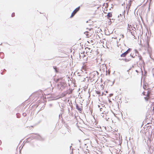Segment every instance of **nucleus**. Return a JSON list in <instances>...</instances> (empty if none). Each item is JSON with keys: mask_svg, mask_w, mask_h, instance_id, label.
Instances as JSON below:
<instances>
[{"mask_svg": "<svg viewBox=\"0 0 154 154\" xmlns=\"http://www.w3.org/2000/svg\"><path fill=\"white\" fill-rule=\"evenodd\" d=\"M149 40H147L146 41V43L147 44V45L148 47L149 46Z\"/></svg>", "mask_w": 154, "mask_h": 154, "instance_id": "nucleus-14", "label": "nucleus"}, {"mask_svg": "<svg viewBox=\"0 0 154 154\" xmlns=\"http://www.w3.org/2000/svg\"><path fill=\"white\" fill-rule=\"evenodd\" d=\"M115 82V81H114L113 82V84L114 83V82ZM113 85V84H112V85Z\"/></svg>", "mask_w": 154, "mask_h": 154, "instance_id": "nucleus-44", "label": "nucleus"}, {"mask_svg": "<svg viewBox=\"0 0 154 154\" xmlns=\"http://www.w3.org/2000/svg\"><path fill=\"white\" fill-rule=\"evenodd\" d=\"M141 59H142V57H141L140 58V60H141Z\"/></svg>", "mask_w": 154, "mask_h": 154, "instance_id": "nucleus-35", "label": "nucleus"}, {"mask_svg": "<svg viewBox=\"0 0 154 154\" xmlns=\"http://www.w3.org/2000/svg\"><path fill=\"white\" fill-rule=\"evenodd\" d=\"M131 33L132 35L134 36V37H135V36L134 35V31H133L132 32H131Z\"/></svg>", "mask_w": 154, "mask_h": 154, "instance_id": "nucleus-11", "label": "nucleus"}, {"mask_svg": "<svg viewBox=\"0 0 154 154\" xmlns=\"http://www.w3.org/2000/svg\"><path fill=\"white\" fill-rule=\"evenodd\" d=\"M91 29H89V31H90V30H91Z\"/></svg>", "mask_w": 154, "mask_h": 154, "instance_id": "nucleus-46", "label": "nucleus"}, {"mask_svg": "<svg viewBox=\"0 0 154 154\" xmlns=\"http://www.w3.org/2000/svg\"><path fill=\"white\" fill-rule=\"evenodd\" d=\"M128 58H131V57H130L129 56L128 57Z\"/></svg>", "mask_w": 154, "mask_h": 154, "instance_id": "nucleus-37", "label": "nucleus"}, {"mask_svg": "<svg viewBox=\"0 0 154 154\" xmlns=\"http://www.w3.org/2000/svg\"><path fill=\"white\" fill-rule=\"evenodd\" d=\"M51 104H50V106H51Z\"/></svg>", "mask_w": 154, "mask_h": 154, "instance_id": "nucleus-54", "label": "nucleus"}, {"mask_svg": "<svg viewBox=\"0 0 154 154\" xmlns=\"http://www.w3.org/2000/svg\"><path fill=\"white\" fill-rule=\"evenodd\" d=\"M51 104H50V106H51Z\"/></svg>", "mask_w": 154, "mask_h": 154, "instance_id": "nucleus-53", "label": "nucleus"}, {"mask_svg": "<svg viewBox=\"0 0 154 154\" xmlns=\"http://www.w3.org/2000/svg\"><path fill=\"white\" fill-rule=\"evenodd\" d=\"M128 31L129 32H131V29H128Z\"/></svg>", "mask_w": 154, "mask_h": 154, "instance_id": "nucleus-31", "label": "nucleus"}, {"mask_svg": "<svg viewBox=\"0 0 154 154\" xmlns=\"http://www.w3.org/2000/svg\"><path fill=\"white\" fill-rule=\"evenodd\" d=\"M61 111L63 112V109H61L60 110Z\"/></svg>", "mask_w": 154, "mask_h": 154, "instance_id": "nucleus-28", "label": "nucleus"}, {"mask_svg": "<svg viewBox=\"0 0 154 154\" xmlns=\"http://www.w3.org/2000/svg\"><path fill=\"white\" fill-rule=\"evenodd\" d=\"M125 11H124V12L123 13V14H124V15H125Z\"/></svg>", "mask_w": 154, "mask_h": 154, "instance_id": "nucleus-30", "label": "nucleus"}, {"mask_svg": "<svg viewBox=\"0 0 154 154\" xmlns=\"http://www.w3.org/2000/svg\"><path fill=\"white\" fill-rule=\"evenodd\" d=\"M96 93L97 94H101V92H100V91H96Z\"/></svg>", "mask_w": 154, "mask_h": 154, "instance_id": "nucleus-15", "label": "nucleus"}, {"mask_svg": "<svg viewBox=\"0 0 154 154\" xmlns=\"http://www.w3.org/2000/svg\"><path fill=\"white\" fill-rule=\"evenodd\" d=\"M71 147H72V146H70V148H71Z\"/></svg>", "mask_w": 154, "mask_h": 154, "instance_id": "nucleus-50", "label": "nucleus"}, {"mask_svg": "<svg viewBox=\"0 0 154 154\" xmlns=\"http://www.w3.org/2000/svg\"><path fill=\"white\" fill-rule=\"evenodd\" d=\"M15 16V13H12L11 14V17H14Z\"/></svg>", "mask_w": 154, "mask_h": 154, "instance_id": "nucleus-21", "label": "nucleus"}, {"mask_svg": "<svg viewBox=\"0 0 154 154\" xmlns=\"http://www.w3.org/2000/svg\"><path fill=\"white\" fill-rule=\"evenodd\" d=\"M4 70L6 71V70H5V69H4Z\"/></svg>", "mask_w": 154, "mask_h": 154, "instance_id": "nucleus-52", "label": "nucleus"}, {"mask_svg": "<svg viewBox=\"0 0 154 154\" xmlns=\"http://www.w3.org/2000/svg\"><path fill=\"white\" fill-rule=\"evenodd\" d=\"M151 94V92L149 91L147 92V94L146 96L147 97H149Z\"/></svg>", "mask_w": 154, "mask_h": 154, "instance_id": "nucleus-9", "label": "nucleus"}, {"mask_svg": "<svg viewBox=\"0 0 154 154\" xmlns=\"http://www.w3.org/2000/svg\"><path fill=\"white\" fill-rule=\"evenodd\" d=\"M1 55H4L3 53L2 52H0V56H1Z\"/></svg>", "mask_w": 154, "mask_h": 154, "instance_id": "nucleus-26", "label": "nucleus"}, {"mask_svg": "<svg viewBox=\"0 0 154 154\" xmlns=\"http://www.w3.org/2000/svg\"><path fill=\"white\" fill-rule=\"evenodd\" d=\"M100 111H102V110L103 109V108H101L100 109Z\"/></svg>", "mask_w": 154, "mask_h": 154, "instance_id": "nucleus-27", "label": "nucleus"}, {"mask_svg": "<svg viewBox=\"0 0 154 154\" xmlns=\"http://www.w3.org/2000/svg\"><path fill=\"white\" fill-rule=\"evenodd\" d=\"M31 137L34 138H36L38 140H40L42 138L41 136L38 133H32L31 134Z\"/></svg>", "mask_w": 154, "mask_h": 154, "instance_id": "nucleus-1", "label": "nucleus"}, {"mask_svg": "<svg viewBox=\"0 0 154 154\" xmlns=\"http://www.w3.org/2000/svg\"><path fill=\"white\" fill-rule=\"evenodd\" d=\"M16 115H17V118H19L20 117V115H19V113H17L16 114Z\"/></svg>", "mask_w": 154, "mask_h": 154, "instance_id": "nucleus-17", "label": "nucleus"}, {"mask_svg": "<svg viewBox=\"0 0 154 154\" xmlns=\"http://www.w3.org/2000/svg\"><path fill=\"white\" fill-rule=\"evenodd\" d=\"M105 111H104L103 112H102V113H103V114H104H104H105Z\"/></svg>", "mask_w": 154, "mask_h": 154, "instance_id": "nucleus-36", "label": "nucleus"}, {"mask_svg": "<svg viewBox=\"0 0 154 154\" xmlns=\"http://www.w3.org/2000/svg\"><path fill=\"white\" fill-rule=\"evenodd\" d=\"M145 92H144H144H143V94L144 95H145L144 94H145Z\"/></svg>", "mask_w": 154, "mask_h": 154, "instance_id": "nucleus-33", "label": "nucleus"}, {"mask_svg": "<svg viewBox=\"0 0 154 154\" xmlns=\"http://www.w3.org/2000/svg\"><path fill=\"white\" fill-rule=\"evenodd\" d=\"M127 14H128V12H127Z\"/></svg>", "mask_w": 154, "mask_h": 154, "instance_id": "nucleus-47", "label": "nucleus"}, {"mask_svg": "<svg viewBox=\"0 0 154 154\" xmlns=\"http://www.w3.org/2000/svg\"><path fill=\"white\" fill-rule=\"evenodd\" d=\"M27 114L26 113H23V115L24 116H26Z\"/></svg>", "mask_w": 154, "mask_h": 154, "instance_id": "nucleus-20", "label": "nucleus"}, {"mask_svg": "<svg viewBox=\"0 0 154 154\" xmlns=\"http://www.w3.org/2000/svg\"><path fill=\"white\" fill-rule=\"evenodd\" d=\"M128 27L129 28L131 29L132 28V26L131 25H129V24H128Z\"/></svg>", "mask_w": 154, "mask_h": 154, "instance_id": "nucleus-13", "label": "nucleus"}, {"mask_svg": "<svg viewBox=\"0 0 154 154\" xmlns=\"http://www.w3.org/2000/svg\"><path fill=\"white\" fill-rule=\"evenodd\" d=\"M60 80H59V79L58 78L56 79V82H58Z\"/></svg>", "mask_w": 154, "mask_h": 154, "instance_id": "nucleus-25", "label": "nucleus"}, {"mask_svg": "<svg viewBox=\"0 0 154 154\" xmlns=\"http://www.w3.org/2000/svg\"><path fill=\"white\" fill-rule=\"evenodd\" d=\"M147 85H144L143 86V88H144V89H146V88H147Z\"/></svg>", "mask_w": 154, "mask_h": 154, "instance_id": "nucleus-16", "label": "nucleus"}, {"mask_svg": "<svg viewBox=\"0 0 154 154\" xmlns=\"http://www.w3.org/2000/svg\"><path fill=\"white\" fill-rule=\"evenodd\" d=\"M53 68L55 70V71L56 72H58V70L57 69V68L56 66H54Z\"/></svg>", "mask_w": 154, "mask_h": 154, "instance_id": "nucleus-8", "label": "nucleus"}, {"mask_svg": "<svg viewBox=\"0 0 154 154\" xmlns=\"http://www.w3.org/2000/svg\"><path fill=\"white\" fill-rule=\"evenodd\" d=\"M134 51H135V54H137L138 53V52L137 50L135 49Z\"/></svg>", "mask_w": 154, "mask_h": 154, "instance_id": "nucleus-19", "label": "nucleus"}, {"mask_svg": "<svg viewBox=\"0 0 154 154\" xmlns=\"http://www.w3.org/2000/svg\"><path fill=\"white\" fill-rule=\"evenodd\" d=\"M87 23H88V21H87L86 22Z\"/></svg>", "mask_w": 154, "mask_h": 154, "instance_id": "nucleus-43", "label": "nucleus"}, {"mask_svg": "<svg viewBox=\"0 0 154 154\" xmlns=\"http://www.w3.org/2000/svg\"><path fill=\"white\" fill-rule=\"evenodd\" d=\"M135 71H136L137 72V73H138V71L137 70H135Z\"/></svg>", "mask_w": 154, "mask_h": 154, "instance_id": "nucleus-32", "label": "nucleus"}, {"mask_svg": "<svg viewBox=\"0 0 154 154\" xmlns=\"http://www.w3.org/2000/svg\"><path fill=\"white\" fill-rule=\"evenodd\" d=\"M86 33H88V31H85V32H84V34H86V37H87V38H88V37H89V36H89V35L88 34H87H87H86Z\"/></svg>", "mask_w": 154, "mask_h": 154, "instance_id": "nucleus-10", "label": "nucleus"}, {"mask_svg": "<svg viewBox=\"0 0 154 154\" xmlns=\"http://www.w3.org/2000/svg\"><path fill=\"white\" fill-rule=\"evenodd\" d=\"M109 103H110V102H111V101L110 100H109Z\"/></svg>", "mask_w": 154, "mask_h": 154, "instance_id": "nucleus-34", "label": "nucleus"}, {"mask_svg": "<svg viewBox=\"0 0 154 154\" xmlns=\"http://www.w3.org/2000/svg\"><path fill=\"white\" fill-rule=\"evenodd\" d=\"M96 74H97V75L99 74L98 72L97 71L94 72V75H96Z\"/></svg>", "mask_w": 154, "mask_h": 154, "instance_id": "nucleus-22", "label": "nucleus"}, {"mask_svg": "<svg viewBox=\"0 0 154 154\" xmlns=\"http://www.w3.org/2000/svg\"><path fill=\"white\" fill-rule=\"evenodd\" d=\"M81 57V56H80V55H79V57Z\"/></svg>", "mask_w": 154, "mask_h": 154, "instance_id": "nucleus-49", "label": "nucleus"}, {"mask_svg": "<svg viewBox=\"0 0 154 154\" xmlns=\"http://www.w3.org/2000/svg\"><path fill=\"white\" fill-rule=\"evenodd\" d=\"M112 13L111 12H109L107 14V18H109L112 17Z\"/></svg>", "mask_w": 154, "mask_h": 154, "instance_id": "nucleus-6", "label": "nucleus"}, {"mask_svg": "<svg viewBox=\"0 0 154 154\" xmlns=\"http://www.w3.org/2000/svg\"><path fill=\"white\" fill-rule=\"evenodd\" d=\"M1 143V141L0 140V144Z\"/></svg>", "mask_w": 154, "mask_h": 154, "instance_id": "nucleus-38", "label": "nucleus"}, {"mask_svg": "<svg viewBox=\"0 0 154 154\" xmlns=\"http://www.w3.org/2000/svg\"><path fill=\"white\" fill-rule=\"evenodd\" d=\"M59 80H62L63 79V77H60L58 78Z\"/></svg>", "mask_w": 154, "mask_h": 154, "instance_id": "nucleus-24", "label": "nucleus"}, {"mask_svg": "<svg viewBox=\"0 0 154 154\" xmlns=\"http://www.w3.org/2000/svg\"><path fill=\"white\" fill-rule=\"evenodd\" d=\"M2 58H3V56H2Z\"/></svg>", "mask_w": 154, "mask_h": 154, "instance_id": "nucleus-48", "label": "nucleus"}, {"mask_svg": "<svg viewBox=\"0 0 154 154\" xmlns=\"http://www.w3.org/2000/svg\"><path fill=\"white\" fill-rule=\"evenodd\" d=\"M122 60H123L125 61L126 62H128L131 60V58H125L124 59H122Z\"/></svg>", "mask_w": 154, "mask_h": 154, "instance_id": "nucleus-7", "label": "nucleus"}, {"mask_svg": "<svg viewBox=\"0 0 154 154\" xmlns=\"http://www.w3.org/2000/svg\"><path fill=\"white\" fill-rule=\"evenodd\" d=\"M86 154H88V153H86Z\"/></svg>", "mask_w": 154, "mask_h": 154, "instance_id": "nucleus-55", "label": "nucleus"}, {"mask_svg": "<svg viewBox=\"0 0 154 154\" xmlns=\"http://www.w3.org/2000/svg\"><path fill=\"white\" fill-rule=\"evenodd\" d=\"M80 8V6H79L76 8H75V9L73 11V12L72 13L70 17H72L75 15V14L79 10Z\"/></svg>", "mask_w": 154, "mask_h": 154, "instance_id": "nucleus-3", "label": "nucleus"}, {"mask_svg": "<svg viewBox=\"0 0 154 154\" xmlns=\"http://www.w3.org/2000/svg\"><path fill=\"white\" fill-rule=\"evenodd\" d=\"M146 97H144V98H145V99L146 100Z\"/></svg>", "mask_w": 154, "mask_h": 154, "instance_id": "nucleus-39", "label": "nucleus"}, {"mask_svg": "<svg viewBox=\"0 0 154 154\" xmlns=\"http://www.w3.org/2000/svg\"><path fill=\"white\" fill-rule=\"evenodd\" d=\"M134 66H133H133H132V67H131V68L129 69V70H128L127 71H128V72H129V70H130L131 69V68H134Z\"/></svg>", "mask_w": 154, "mask_h": 154, "instance_id": "nucleus-23", "label": "nucleus"}, {"mask_svg": "<svg viewBox=\"0 0 154 154\" xmlns=\"http://www.w3.org/2000/svg\"><path fill=\"white\" fill-rule=\"evenodd\" d=\"M2 44V43H1V44H0V45H1Z\"/></svg>", "mask_w": 154, "mask_h": 154, "instance_id": "nucleus-42", "label": "nucleus"}, {"mask_svg": "<svg viewBox=\"0 0 154 154\" xmlns=\"http://www.w3.org/2000/svg\"><path fill=\"white\" fill-rule=\"evenodd\" d=\"M59 84L58 85V86H59V85H60V87L62 89H64L65 87V84L63 82H60L59 83Z\"/></svg>", "mask_w": 154, "mask_h": 154, "instance_id": "nucleus-5", "label": "nucleus"}, {"mask_svg": "<svg viewBox=\"0 0 154 154\" xmlns=\"http://www.w3.org/2000/svg\"><path fill=\"white\" fill-rule=\"evenodd\" d=\"M1 74H3V72H1Z\"/></svg>", "mask_w": 154, "mask_h": 154, "instance_id": "nucleus-40", "label": "nucleus"}, {"mask_svg": "<svg viewBox=\"0 0 154 154\" xmlns=\"http://www.w3.org/2000/svg\"><path fill=\"white\" fill-rule=\"evenodd\" d=\"M76 108L79 111V112H81L82 110V106H79L78 104L76 105Z\"/></svg>", "mask_w": 154, "mask_h": 154, "instance_id": "nucleus-4", "label": "nucleus"}, {"mask_svg": "<svg viewBox=\"0 0 154 154\" xmlns=\"http://www.w3.org/2000/svg\"><path fill=\"white\" fill-rule=\"evenodd\" d=\"M132 49L131 48H129L125 52L122 54L120 56L121 57H125L131 50Z\"/></svg>", "mask_w": 154, "mask_h": 154, "instance_id": "nucleus-2", "label": "nucleus"}, {"mask_svg": "<svg viewBox=\"0 0 154 154\" xmlns=\"http://www.w3.org/2000/svg\"><path fill=\"white\" fill-rule=\"evenodd\" d=\"M98 107L99 108L100 107V106L99 105H98Z\"/></svg>", "mask_w": 154, "mask_h": 154, "instance_id": "nucleus-41", "label": "nucleus"}, {"mask_svg": "<svg viewBox=\"0 0 154 154\" xmlns=\"http://www.w3.org/2000/svg\"><path fill=\"white\" fill-rule=\"evenodd\" d=\"M130 57H132V58H134L135 57V56H133V54H130V56H129Z\"/></svg>", "mask_w": 154, "mask_h": 154, "instance_id": "nucleus-12", "label": "nucleus"}, {"mask_svg": "<svg viewBox=\"0 0 154 154\" xmlns=\"http://www.w3.org/2000/svg\"><path fill=\"white\" fill-rule=\"evenodd\" d=\"M122 38H124V35H122Z\"/></svg>", "mask_w": 154, "mask_h": 154, "instance_id": "nucleus-29", "label": "nucleus"}, {"mask_svg": "<svg viewBox=\"0 0 154 154\" xmlns=\"http://www.w3.org/2000/svg\"><path fill=\"white\" fill-rule=\"evenodd\" d=\"M120 15L121 16L122 15L121 14H120Z\"/></svg>", "mask_w": 154, "mask_h": 154, "instance_id": "nucleus-51", "label": "nucleus"}, {"mask_svg": "<svg viewBox=\"0 0 154 154\" xmlns=\"http://www.w3.org/2000/svg\"><path fill=\"white\" fill-rule=\"evenodd\" d=\"M63 114V112H62L59 115V118H60V117L61 116V117H62V114Z\"/></svg>", "mask_w": 154, "mask_h": 154, "instance_id": "nucleus-18", "label": "nucleus"}, {"mask_svg": "<svg viewBox=\"0 0 154 154\" xmlns=\"http://www.w3.org/2000/svg\"><path fill=\"white\" fill-rule=\"evenodd\" d=\"M103 94V93H102V94L101 95H102Z\"/></svg>", "mask_w": 154, "mask_h": 154, "instance_id": "nucleus-45", "label": "nucleus"}]
</instances>
